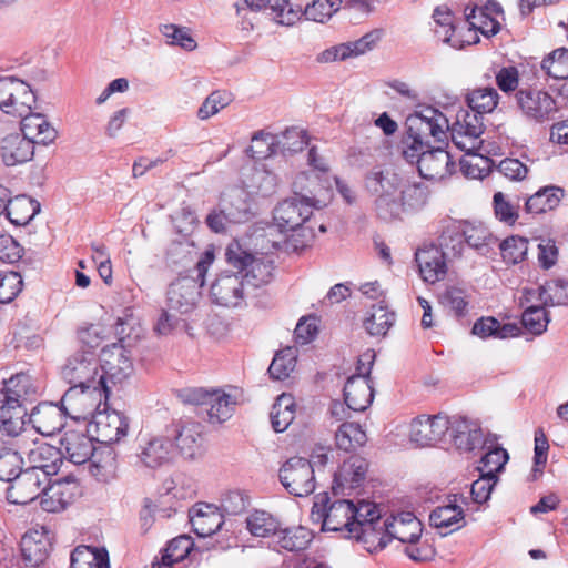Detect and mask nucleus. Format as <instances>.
<instances>
[{"instance_id": "423d86ee", "label": "nucleus", "mask_w": 568, "mask_h": 568, "mask_svg": "<svg viewBox=\"0 0 568 568\" xmlns=\"http://www.w3.org/2000/svg\"><path fill=\"white\" fill-rule=\"evenodd\" d=\"M374 530L378 532V538L375 539L374 545H367L368 551L382 550L388 542L396 539L403 544H416L419 541L423 532V525L419 519L410 511H403L396 516L381 521L374 519Z\"/></svg>"}, {"instance_id": "e2e57ef3", "label": "nucleus", "mask_w": 568, "mask_h": 568, "mask_svg": "<svg viewBox=\"0 0 568 568\" xmlns=\"http://www.w3.org/2000/svg\"><path fill=\"white\" fill-rule=\"evenodd\" d=\"M278 179L264 166L255 168L250 176L248 187L252 193L268 196L275 192Z\"/></svg>"}, {"instance_id": "69168bd1", "label": "nucleus", "mask_w": 568, "mask_h": 568, "mask_svg": "<svg viewBox=\"0 0 568 568\" xmlns=\"http://www.w3.org/2000/svg\"><path fill=\"white\" fill-rule=\"evenodd\" d=\"M462 224L465 243L479 253L486 254L488 242L491 239L489 231L481 224L475 225L467 222H462Z\"/></svg>"}, {"instance_id": "dca6fc26", "label": "nucleus", "mask_w": 568, "mask_h": 568, "mask_svg": "<svg viewBox=\"0 0 568 568\" xmlns=\"http://www.w3.org/2000/svg\"><path fill=\"white\" fill-rule=\"evenodd\" d=\"M292 191L305 202H313L316 210H320L329 199V181L327 176L314 171L300 172L293 180Z\"/></svg>"}, {"instance_id": "412c9836", "label": "nucleus", "mask_w": 568, "mask_h": 568, "mask_svg": "<svg viewBox=\"0 0 568 568\" xmlns=\"http://www.w3.org/2000/svg\"><path fill=\"white\" fill-rule=\"evenodd\" d=\"M517 102L523 113L537 122L549 119L556 111V102L550 94L541 90L519 89Z\"/></svg>"}, {"instance_id": "0e129e2a", "label": "nucleus", "mask_w": 568, "mask_h": 568, "mask_svg": "<svg viewBox=\"0 0 568 568\" xmlns=\"http://www.w3.org/2000/svg\"><path fill=\"white\" fill-rule=\"evenodd\" d=\"M280 149L278 138L271 133L258 131L252 136V144L247 149L252 158L266 159L277 153Z\"/></svg>"}, {"instance_id": "bb28decb", "label": "nucleus", "mask_w": 568, "mask_h": 568, "mask_svg": "<svg viewBox=\"0 0 568 568\" xmlns=\"http://www.w3.org/2000/svg\"><path fill=\"white\" fill-rule=\"evenodd\" d=\"M193 531L199 537H209L215 534L223 525V514L212 504L197 503L189 510Z\"/></svg>"}, {"instance_id": "f3484780", "label": "nucleus", "mask_w": 568, "mask_h": 568, "mask_svg": "<svg viewBox=\"0 0 568 568\" xmlns=\"http://www.w3.org/2000/svg\"><path fill=\"white\" fill-rule=\"evenodd\" d=\"M247 293L243 277L237 272H223L211 285L210 295L212 301L221 306L236 307Z\"/></svg>"}, {"instance_id": "aec40b11", "label": "nucleus", "mask_w": 568, "mask_h": 568, "mask_svg": "<svg viewBox=\"0 0 568 568\" xmlns=\"http://www.w3.org/2000/svg\"><path fill=\"white\" fill-rule=\"evenodd\" d=\"M102 374L113 383H122L133 372V364L128 351L121 344H112L104 347L101 354Z\"/></svg>"}, {"instance_id": "a18cd8bd", "label": "nucleus", "mask_w": 568, "mask_h": 568, "mask_svg": "<svg viewBox=\"0 0 568 568\" xmlns=\"http://www.w3.org/2000/svg\"><path fill=\"white\" fill-rule=\"evenodd\" d=\"M274 537L276 538V545L286 551L304 550L313 538L312 532L303 526L284 529L280 527Z\"/></svg>"}, {"instance_id": "13d9d810", "label": "nucleus", "mask_w": 568, "mask_h": 568, "mask_svg": "<svg viewBox=\"0 0 568 568\" xmlns=\"http://www.w3.org/2000/svg\"><path fill=\"white\" fill-rule=\"evenodd\" d=\"M433 18L440 27V30H436L438 38L454 48L462 47L460 41L455 38L454 18L450 9L446 6H439L434 10Z\"/></svg>"}, {"instance_id": "cd10ccee", "label": "nucleus", "mask_w": 568, "mask_h": 568, "mask_svg": "<svg viewBox=\"0 0 568 568\" xmlns=\"http://www.w3.org/2000/svg\"><path fill=\"white\" fill-rule=\"evenodd\" d=\"M61 449L65 457L75 465H82L91 462L94 453L93 438L88 436L84 430L69 429L60 439Z\"/></svg>"}, {"instance_id": "c85d7f7f", "label": "nucleus", "mask_w": 568, "mask_h": 568, "mask_svg": "<svg viewBox=\"0 0 568 568\" xmlns=\"http://www.w3.org/2000/svg\"><path fill=\"white\" fill-rule=\"evenodd\" d=\"M368 463L361 456H351L334 474L333 490L335 494H344L361 486L365 479Z\"/></svg>"}, {"instance_id": "09e8293b", "label": "nucleus", "mask_w": 568, "mask_h": 568, "mask_svg": "<svg viewBox=\"0 0 568 568\" xmlns=\"http://www.w3.org/2000/svg\"><path fill=\"white\" fill-rule=\"evenodd\" d=\"M12 91L20 94L19 98L23 100L19 102L21 106L26 102L36 101V94L27 82L13 75L3 77L0 78V109L2 111L9 104L10 99H12Z\"/></svg>"}, {"instance_id": "20e7f679", "label": "nucleus", "mask_w": 568, "mask_h": 568, "mask_svg": "<svg viewBox=\"0 0 568 568\" xmlns=\"http://www.w3.org/2000/svg\"><path fill=\"white\" fill-rule=\"evenodd\" d=\"M2 437L13 439V445L26 456L28 469L42 471L48 480L58 473L62 464L61 450L34 437L32 429L23 426L17 434L0 435V440Z\"/></svg>"}, {"instance_id": "49530a36", "label": "nucleus", "mask_w": 568, "mask_h": 568, "mask_svg": "<svg viewBox=\"0 0 568 568\" xmlns=\"http://www.w3.org/2000/svg\"><path fill=\"white\" fill-rule=\"evenodd\" d=\"M295 402L288 394H282L276 398L273 404L270 419L273 429L276 433H282L287 429L295 418Z\"/></svg>"}, {"instance_id": "4468645a", "label": "nucleus", "mask_w": 568, "mask_h": 568, "mask_svg": "<svg viewBox=\"0 0 568 568\" xmlns=\"http://www.w3.org/2000/svg\"><path fill=\"white\" fill-rule=\"evenodd\" d=\"M89 427L94 433L97 442L113 444L126 436L129 420L122 413L105 408L92 414Z\"/></svg>"}, {"instance_id": "7c9ffc66", "label": "nucleus", "mask_w": 568, "mask_h": 568, "mask_svg": "<svg viewBox=\"0 0 568 568\" xmlns=\"http://www.w3.org/2000/svg\"><path fill=\"white\" fill-rule=\"evenodd\" d=\"M20 118L22 135L30 140L33 146L36 143L48 145L57 139V130L43 114L30 111Z\"/></svg>"}, {"instance_id": "37998d69", "label": "nucleus", "mask_w": 568, "mask_h": 568, "mask_svg": "<svg viewBox=\"0 0 568 568\" xmlns=\"http://www.w3.org/2000/svg\"><path fill=\"white\" fill-rule=\"evenodd\" d=\"M438 241L439 250L448 260L459 257L465 244L462 222L453 221L445 225Z\"/></svg>"}, {"instance_id": "a878e982", "label": "nucleus", "mask_w": 568, "mask_h": 568, "mask_svg": "<svg viewBox=\"0 0 568 568\" xmlns=\"http://www.w3.org/2000/svg\"><path fill=\"white\" fill-rule=\"evenodd\" d=\"M446 260H448L436 245H426L415 253L420 276L425 282L435 283L446 275Z\"/></svg>"}, {"instance_id": "de8ad7c7", "label": "nucleus", "mask_w": 568, "mask_h": 568, "mask_svg": "<svg viewBox=\"0 0 568 568\" xmlns=\"http://www.w3.org/2000/svg\"><path fill=\"white\" fill-rule=\"evenodd\" d=\"M0 446V480L10 481L22 468V452L13 445V439L2 440Z\"/></svg>"}, {"instance_id": "338daca9", "label": "nucleus", "mask_w": 568, "mask_h": 568, "mask_svg": "<svg viewBox=\"0 0 568 568\" xmlns=\"http://www.w3.org/2000/svg\"><path fill=\"white\" fill-rule=\"evenodd\" d=\"M264 8L274 13V19L284 26H292L302 17V9H294L288 0H263Z\"/></svg>"}, {"instance_id": "b1692460", "label": "nucleus", "mask_w": 568, "mask_h": 568, "mask_svg": "<svg viewBox=\"0 0 568 568\" xmlns=\"http://www.w3.org/2000/svg\"><path fill=\"white\" fill-rule=\"evenodd\" d=\"M429 524L439 529L444 536L466 525L464 509L457 505V495L448 496L444 505L437 506L432 510Z\"/></svg>"}, {"instance_id": "6e6552de", "label": "nucleus", "mask_w": 568, "mask_h": 568, "mask_svg": "<svg viewBox=\"0 0 568 568\" xmlns=\"http://www.w3.org/2000/svg\"><path fill=\"white\" fill-rule=\"evenodd\" d=\"M278 476L285 489L294 496L305 497L315 490L314 468L306 458L295 456L287 459L281 467Z\"/></svg>"}, {"instance_id": "2eb2a0df", "label": "nucleus", "mask_w": 568, "mask_h": 568, "mask_svg": "<svg viewBox=\"0 0 568 568\" xmlns=\"http://www.w3.org/2000/svg\"><path fill=\"white\" fill-rule=\"evenodd\" d=\"M173 452L171 437L146 435L139 438L136 457L143 466L156 469L172 462Z\"/></svg>"}, {"instance_id": "603ef678", "label": "nucleus", "mask_w": 568, "mask_h": 568, "mask_svg": "<svg viewBox=\"0 0 568 568\" xmlns=\"http://www.w3.org/2000/svg\"><path fill=\"white\" fill-rule=\"evenodd\" d=\"M246 528L255 537L275 536L280 528L278 520L265 510H254L246 517Z\"/></svg>"}, {"instance_id": "4c0bfd02", "label": "nucleus", "mask_w": 568, "mask_h": 568, "mask_svg": "<svg viewBox=\"0 0 568 568\" xmlns=\"http://www.w3.org/2000/svg\"><path fill=\"white\" fill-rule=\"evenodd\" d=\"M399 196H396L398 205V217L404 211L416 212L422 210L428 202L429 190L423 182H409L403 184Z\"/></svg>"}, {"instance_id": "864d4df0", "label": "nucleus", "mask_w": 568, "mask_h": 568, "mask_svg": "<svg viewBox=\"0 0 568 568\" xmlns=\"http://www.w3.org/2000/svg\"><path fill=\"white\" fill-rule=\"evenodd\" d=\"M357 0H313L302 11V16L306 20L315 22H325L328 20L341 7L342 3L352 4Z\"/></svg>"}, {"instance_id": "9b49d317", "label": "nucleus", "mask_w": 568, "mask_h": 568, "mask_svg": "<svg viewBox=\"0 0 568 568\" xmlns=\"http://www.w3.org/2000/svg\"><path fill=\"white\" fill-rule=\"evenodd\" d=\"M7 489V499L11 504L27 505L41 497L49 480L39 470H20L10 481Z\"/></svg>"}, {"instance_id": "bf43d9fd", "label": "nucleus", "mask_w": 568, "mask_h": 568, "mask_svg": "<svg viewBox=\"0 0 568 568\" xmlns=\"http://www.w3.org/2000/svg\"><path fill=\"white\" fill-rule=\"evenodd\" d=\"M494 212L497 220L506 225H514L519 217V197L511 201L503 192H496L493 196Z\"/></svg>"}, {"instance_id": "f257e3e1", "label": "nucleus", "mask_w": 568, "mask_h": 568, "mask_svg": "<svg viewBox=\"0 0 568 568\" xmlns=\"http://www.w3.org/2000/svg\"><path fill=\"white\" fill-rule=\"evenodd\" d=\"M311 518L315 523H322L323 530L345 529L351 538L365 545H374L376 538L382 540L374 530V519L379 518V509L371 501L359 500L354 504L348 499H337L329 503L327 495L317 496Z\"/></svg>"}, {"instance_id": "f03ea898", "label": "nucleus", "mask_w": 568, "mask_h": 568, "mask_svg": "<svg viewBox=\"0 0 568 568\" xmlns=\"http://www.w3.org/2000/svg\"><path fill=\"white\" fill-rule=\"evenodd\" d=\"M37 394L32 378L24 373L4 381L0 392V435L17 434L24 426L27 403Z\"/></svg>"}, {"instance_id": "79ce46f5", "label": "nucleus", "mask_w": 568, "mask_h": 568, "mask_svg": "<svg viewBox=\"0 0 568 568\" xmlns=\"http://www.w3.org/2000/svg\"><path fill=\"white\" fill-rule=\"evenodd\" d=\"M158 30L164 43L169 47H178L185 51H193L197 48V42L189 27L175 23H161Z\"/></svg>"}, {"instance_id": "680f3d73", "label": "nucleus", "mask_w": 568, "mask_h": 568, "mask_svg": "<svg viewBox=\"0 0 568 568\" xmlns=\"http://www.w3.org/2000/svg\"><path fill=\"white\" fill-rule=\"evenodd\" d=\"M546 307L541 303V305H532L524 311L521 324L526 331L534 335H541L547 329L550 320Z\"/></svg>"}, {"instance_id": "393cba45", "label": "nucleus", "mask_w": 568, "mask_h": 568, "mask_svg": "<svg viewBox=\"0 0 568 568\" xmlns=\"http://www.w3.org/2000/svg\"><path fill=\"white\" fill-rule=\"evenodd\" d=\"M64 410L53 403H41L31 410L30 423L33 426L34 436H52L64 426Z\"/></svg>"}, {"instance_id": "ddd939ff", "label": "nucleus", "mask_w": 568, "mask_h": 568, "mask_svg": "<svg viewBox=\"0 0 568 568\" xmlns=\"http://www.w3.org/2000/svg\"><path fill=\"white\" fill-rule=\"evenodd\" d=\"M315 209L313 202H305L293 194L274 207L273 220L281 232L295 231L308 221Z\"/></svg>"}, {"instance_id": "f704fd0d", "label": "nucleus", "mask_w": 568, "mask_h": 568, "mask_svg": "<svg viewBox=\"0 0 568 568\" xmlns=\"http://www.w3.org/2000/svg\"><path fill=\"white\" fill-rule=\"evenodd\" d=\"M49 539L38 531L26 534L21 539V555L26 567L40 568L49 557Z\"/></svg>"}, {"instance_id": "7ed1b4c3", "label": "nucleus", "mask_w": 568, "mask_h": 568, "mask_svg": "<svg viewBox=\"0 0 568 568\" xmlns=\"http://www.w3.org/2000/svg\"><path fill=\"white\" fill-rule=\"evenodd\" d=\"M100 363L93 351H75L61 369L62 378L71 386L98 392L99 402L109 398L110 389L104 375H99Z\"/></svg>"}, {"instance_id": "e433bc0d", "label": "nucleus", "mask_w": 568, "mask_h": 568, "mask_svg": "<svg viewBox=\"0 0 568 568\" xmlns=\"http://www.w3.org/2000/svg\"><path fill=\"white\" fill-rule=\"evenodd\" d=\"M450 438L454 446L464 452H470L483 443V432L475 424L463 417L453 418Z\"/></svg>"}, {"instance_id": "5fc2aeb1", "label": "nucleus", "mask_w": 568, "mask_h": 568, "mask_svg": "<svg viewBox=\"0 0 568 568\" xmlns=\"http://www.w3.org/2000/svg\"><path fill=\"white\" fill-rule=\"evenodd\" d=\"M336 445L339 449L349 452L366 443V434L358 424L344 423L335 435Z\"/></svg>"}, {"instance_id": "a19ab883", "label": "nucleus", "mask_w": 568, "mask_h": 568, "mask_svg": "<svg viewBox=\"0 0 568 568\" xmlns=\"http://www.w3.org/2000/svg\"><path fill=\"white\" fill-rule=\"evenodd\" d=\"M40 212V203L30 196L12 197L4 211L7 219L17 226L27 225Z\"/></svg>"}, {"instance_id": "9d476101", "label": "nucleus", "mask_w": 568, "mask_h": 568, "mask_svg": "<svg viewBox=\"0 0 568 568\" xmlns=\"http://www.w3.org/2000/svg\"><path fill=\"white\" fill-rule=\"evenodd\" d=\"M453 143L462 151L469 152L480 149L484 133L483 116L474 111L460 110L456 121L449 126Z\"/></svg>"}, {"instance_id": "052dcab7", "label": "nucleus", "mask_w": 568, "mask_h": 568, "mask_svg": "<svg viewBox=\"0 0 568 568\" xmlns=\"http://www.w3.org/2000/svg\"><path fill=\"white\" fill-rule=\"evenodd\" d=\"M503 261L507 264L521 263L528 252V240L518 235L505 239L499 244Z\"/></svg>"}, {"instance_id": "774afa93", "label": "nucleus", "mask_w": 568, "mask_h": 568, "mask_svg": "<svg viewBox=\"0 0 568 568\" xmlns=\"http://www.w3.org/2000/svg\"><path fill=\"white\" fill-rule=\"evenodd\" d=\"M460 171L470 179H483L489 169L488 158L477 155L475 151L466 152L459 161Z\"/></svg>"}, {"instance_id": "473e14b6", "label": "nucleus", "mask_w": 568, "mask_h": 568, "mask_svg": "<svg viewBox=\"0 0 568 568\" xmlns=\"http://www.w3.org/2000/svg\"><path fill=\"white\" fill-rule=\"evenodd\" d=\"M0 154L7 166H14L30 161L34 155V146L23 135L9 134L1 141Z\"/></svg>"}, {"instance_id": "8fccbe9b", "label": "nucleus", "mask_w": 568, "mask_h": 568, "mask_svg": "<svg viewBox=\"0 0 568 568\" xmlns=\"http://www.w3.org/2000/svg\"><path fill=\"white\" fill-rule=\"evenodd\" d=\"M396 315L384 305H373L364 321L366 332L372 336H384L395 323Z\"/></svg>"}, {"instance_id": "39448f33", "label": "nucleus", "mask_w": 568, "mask_h": 568, "mask_svg": "<svg viewBox=\"0 0 568 568\" xmlns=\"http://www.w3.org/2000/svg\"><path fill=\"white\" fill-rule=\"evenodd\" d=\"M403 185L402 176L390 168H373L365 176V189L375 196L376 214L384 221L398 219L396 196Z\"/></svg>"}, {"instance_id": "a211bd4d", "label": "nucleus", "mask_w": 568, "mask_h": 568, "mask_svg": "<svg viewBox=\"0 0 568 568\" xmlns=\"http://www.w3.org/2000/svg\"><path fill=\"white\" fill-rule=\"evenodd\" d=\"M200 286L195 278L185 276L172 282L166 292V305L170 311L181 315L192 312L200 300Z\"/></svg>"}, {"instance_id": "72a5a7b5", "label": "nucleus", "mask_w": 568, "mask_h": 568, "mask_svg": "<svg viewBox=\"0 0 568 568\" xmlns=\"http://www.w3.org/2000/svg\"><path fill=\"white\" fill-rule=\"evenodd\" d=\"M201 425L195 422H189L183 425L175 426L172 434L175 439V446L185 458L193 459L201 454Z\"/></svg>"}, {"instance_id": "4d7b16f0", "label": "nucleus", "mask_w": 568, "mask_h": 568, "mask_svg": "<svg viewBox=\"0 0 568 568\" xmlns=\"http://www.w3.org/2000/svg\"><path fill=\"white\" fill-rule=\"evenodd\" d=\"M497 98L498 93L493 88L473 90L467 95L469 111H474L483 116L485 113L494 111L498 103Z\"/></svg>"}, {"instance_id": "c03bdc74", "label": "nucleus", "mask_w": 568, "mask_h": 568, "mask_svg": "<svg viewBox=\"0 0 568 568\" xmlns=\"http://www.w3.org/2000/svg\"><path fill=\"white\" fill-rule=\"evenodd\" d=\"M70 561V568H109L108 551L97 547L78 546Z\"/></svg>"}, {"instance_id": "ea45409f", "label": "nucleus", "mask_w": 568, "mask_h": 568, "mask_svg": "<svg viewBox=\"0 0 568 568\" xmlns=\"http://www.w3.org/2000/svg\"><path fill=\"white\" fill-rule=\"evenodd\" d=\"M564 196V189L555 185L541 187L525 200V211L529 214H540L556 209Z\"/></svg>"}, {"instance_id": "0eeeda50", "label": "nucleus", "mask_w": 568, "mask_h": 568, "mask_svg": "<svg viewBox=\"0 0 568 568\" xmlns=\"http://www.w3.org/2000/svg\"><path fill=\"white\" fill-rule=\"evenodd\" d=\"M226 258L231 265L239 270L247 291L266 285L273 278L274 265L271 260L255 257L231 247L226 251Z\"/></svg>"}, {"instance_id": "c756f323", "label": "nucleus", "mask_w": 568, "mask_h": 568, "mask_svg": "<svg viewBox=\"0 0 568 568\" xmlns=\"http://www.w3.org/2000/svg\"><path fill=\"white\" fill-rule=\"evenodd\" d=\"M417 169L424 179L443 180L453 173L455 163L448 151L443 148H435L424 152Z\"/></svg>"}, {"instance_id": "4be33fe9", "label": "nucleus", "mask_w": 568, "mask_h": 568, "mask_svg": "<svg viewBox=\"0 0 568 568\" xmlns=\"http://www.w3.org/2000/svg\"><path fill=\"white\" fill-rule=\"evenodd\" d=\"M99 400L98 392L92 389H81L77 386H70L61 398V408L64 415L75 420H87L94 414V400Z\"/></svg>"}, {"instance_id": "c9c22d12", "label": "nucleus", "mask_w": 568, "mask_h": 568, "mask_svg": "<svg viewBox=\"0 0 568 568\" xmlns=\"http://www.w3.org/2000/svg\"><path fill=\"white\" fill-rule=\"evenodd\" d=\"M220 206L223 207L226 220L232 224L243 223L251 216V204L243 189H231L223 193Z\"/></svg>"}, {"instance_id": "6ab92c4d", "label": "nucleus", "mask_w": 568, "mask_h": 568, "mask_svg": "<svg viewBox=\"0 0 568 568\" xmlns=\"http://www.w3.org/2000/svg\"><path fill=\"white\" fill-rule=\"evenodd\" d=\"M80 494V487L75 479L67 477L54 483L47 484L40 497V506L44 511H62Z\"/></svg>"}, {"instance_id": "6e6d98bb", "label": "nucleus", "mask_w": 568, "mask_h": 568, "mask_svg": "<svg viewBox=\"0 0 568 568\" xmlns=\"http://www.w3.org/2000/svg\"><path fill=\"white\" fill-rule=\"evenodd\" d=\"M296 349L286 347L277 352L268 367L271 378L283 381L290 376L296 366Z\"/></svg>"}, {"instance_id": "58836bf2", "label": "nucleus", "mask_w": 568, "mask_h": 568, "mask_svg": "<svg viewBox=\"0 0 568 568\" xmlns=\"http://www.w3.org/2000/svg\"><path fill=\"white\" fill-rule=\"evenodd\" d=\"M239 404V395L235 390L227 393L223 389H212L210 408L207 409L211 423H224L230 419Z\"/></svg>"}, {"instance_id": "3c124183", "label": "nucleus", "mask_w": 568, "mask_h": 568, "mask_svg": "<svg viewBox=\"0 0 568 568\" xmlns=\"http://www.w3.org/2000/svg\"><path fill=\"white\" fill-rule=\"evenodd\" d=\"M539 300L544 306H568V281L554 278L538 288Z\"/></svg>"}, {"instance_id": "f8f14e48", "label": "nucleus", "mask_w": 568, "mask_h": 568, "mask_svg": "<svg viewBox=\"0 0 568 568\" xmlns=\"http://www.w3.org/2000/svg\"><path fill=\"white\" fill-rule=\"evenodd\" d=\"M504 10L495 0H487L483 4L481 0H469L465 6L464 16L469 29L478 30L484 36L496 34L500 29L499 21L495 16H503Z\"/></svg>"}, {"instance_id": "5701e85b", "label": "nucleus", "mask_w": 568, "mask_h": 568, "mask_svg": "<svg viewBox=\"0 0 568 568\" xmlns=\"http://www.w3.org/2000/svg\"><path fill=\"white\" fill-rule=\"evenodd\" d=\"M381 40L379 31H372L363 36L361 39L341 43L323 51L318 55L321 62L344 61L351 58H357L373 50Z\"/></svg>"}, {"instance_id": "1a4fd4ad", "label": "nucleus", "mask_w": 568, "mask_h": 568, "mask_svg": "<svg viewBox=\"0 0 568 568\" xmlns=\"http://www.w3.org/2000/svg\"><path fill=\"white\" fill-rule=\"evenodd\" d=\"M448 131V119L433 106H426L407 119V134L420 141L433 138L437 142H444Z\"/></svg>"}, {"instance_id": "2f4dec72", "label": "nucleus", "mask_w": 568, "mask_h": 568, "mask_svg": "<svg viewBox=\"0 0 568 568\" xmlns=\"http://www.w3.org/2000/svg\"><path fill=\"white\" fill-rule=\"evenodd\" d=\"M374 398V390L371 379L363 375H352L344 386V402L354 412H364L368 408Z\"/></svg>"}]
</instances>
